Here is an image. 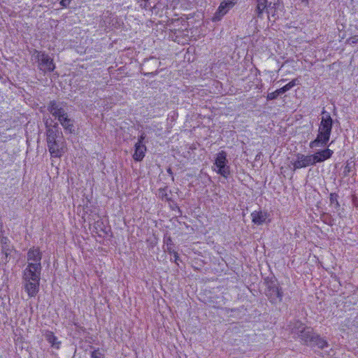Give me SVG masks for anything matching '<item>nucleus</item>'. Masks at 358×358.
I'll list each match as a JSON object with an SVG mask.
<instances>
[{
	"mask_svg": "<svg viewBox=\"0 0 358 358\" xmlns=\"http://www.w3.org/2000/svg\"><path fill=\"white\" fill-rule=\"evenodd\" d=\"M212 170L224 178L229 176L231 167L225 151L221 150L215 155Z\"/></svg>",
	"mask_w": 358,
	"mask_h": 358,
	"instance_id": "5",
	"label": "nucleus"
},
{
	"mask_svg": "<svg viewBox=\"0 0 358 358\" xmlns=\"http://www.w3.org/2000/svg\"><path fill=\"white\" fill-rule=\"evenodd\" d=\"M277 91H278L279 96L286 92L285 89L283 88V87L280 89H278Z\"/></svg>",
	"mask_w": 358,
	"mask_h": 358,
	"instance_id": "29",
	"label": "nucleus"
},
{
	"mask_svg": "<svg viewBox=\"0 0 358 358\" xmlns=\"http://www.w3.org/2000/svg\"><path fill=\"white\" fill-rule=\"evenodd\" d=\"M48 150L52 157L60 158L66 152V144L64 141H57L48 144Z\"/></svg>",
	"mask_w": 358,
	"mask_h": 358,
	"instance_id": "11",
	"label": "nucleus"
},
{
	"mask_svg": "<svg viewBox=\"0 0 358 358\" xmlns=\"http://www.w3.org/2000/svg\"><path fill=\"white\" fill-rule=\"evenodd\" d=\"M338 195L336 193H331L329 196L330 204L334 208L338 209L340 207V203L338 202Z\"/></svg>",
	"mask_w": 358,
	"mask_h": 358,
	"instance_id": "19",
	"label": "nucleus"
},
{
	"mask_svg": "<svg viewBox=\"0 0 358 358\" xmlns=\"http://www.w3.org/2000/svg\"><path fill=\"white\" fill-rule=\"evenodd\" d=\"M166 190H167V188L165 187V188H163V189H159V196H162V198L164 197H166L167 194H166Z\"/></svg>",
	"mask_w": 358,
	"mask_h": 358,
	"instance_id": "26",
	"label": "nucleus"
},
{
	"mask_svg": "<svg viewBox=\"0 0 358 358\" xmlns=\"http://www.w3.org/2000/svg\"><path fill=\"white\" fill-rule=\"evenodd\" d=\"M41 272L23 271L24 288L29 297H34L39 291Z\"/></svg>",
	"mask_w": 358,
	"mask_h": 358,
	"instance_id": "4",
	"label": "nucleus"
},
{
	"mask_svg": "<svg viewBox=\"0 0 358 358\" xmlns=\"http://www.w3.org/2000/svg\"><path fill=\"white\" fill-rule=\"evenodd\" d=\"M92 358H104V355L100 351L99 349L94 350L91 353Z\"/></svg>",
	"mask_w": 358,
	"mask_h": 358,
	"instance_id": "22",
	"label": "nucleus"
},
{
	"mask_svg": "<svg viewBox=\"0 0 358 358\" xmlns=\"http://www.w3.org/2000/svg\"><path fill=\"white\" fill-rule=\"evenodd\" d=\"M332 129V119L330 115L326 111L322 112V120L318 129V134L316 138L310 143V148H313L318 146H325L329 141Z\"/></svg>",
	"mask_w": 358,
	"mask_h": 358,
	"instance_id": "2",
	"label": "nucleus"
},
{
	"mask_svg": "<svg viewBox=\"0 0 358 358\" xmlns=\"http://www.w3.org/2000/svg\"><path fill=\"white\" fill-rule=\"evenodd\" d=\"M334 154V151L326 148L324 150H320L318 152H315L312 155L313 161L314 162V165L317 163H321L327 159H330Z\"/></svg>",
	"mask_w": 358,
	"mask_h": 358,
	"instance_id": "12",
	"label": "nucleus"
},
{
	"mask_svg": "<svg viewBox=\"0 0 358 358\" xmlns=\"http://www.w3.org/2000/svg\"><path fill=\"white\" fill-rule=\"evenodd\" d=\"M302 2H306L307 3L308 2V0H301Z\"/></svg>",
	"mask_w": 358,
	"mask_h": 358,
	"instance_id": "32",
	"label": "nucleus"
},
{
	"mask_svg": "<svg viewBox=\"0 0 358 358\" xmlns=\"http://www.w3.org/2000/svg\"><path fill=\"white\" fill-rule=\"evenodd\" d=\"M145 138V134L144 133H142L138 138V141L136 143H140V144H145L144 140Z\"/></svg>",
	"mask_w": 358,
	"mask_h": 358,
	"instance_id": "25",
	"label": "nucleus"
},
{
	"mask_svg": "<svg viewBox=\"0 0 358 358\" xmlns=\"http://www.w3.org/2000/svg\"><path fill=\"white\" fill-rule=\"evenodd\" d=\"M7 241H8V238L6 237H2L1 238V243L2 244H6L7 243Z\"/></svg>",
	"mask_w": 358,
	"mask_h": 358,
	"instance_id": "30",
	"label": "nucleus"
},
{
	"mask_svg": "<svg viewBox=\"0 0 358 358\" xmlns=\"http://www.w3.org/2000/svg\"><path fill=\"white\" fill-rule=\"evenodd\" d=\"M269 213L266 211L255 210L251 213L252 222L257 225H261L266 222Z\"/></svg>",
	"mask_w": 358,
	"mask_h": 358,
	"instance_id": "15",
	"label": "nucleus"
},
{
	"mask_svg": "<svg viewBox=\"0 0 358 358\" xmlns=\"http://www.w3.org/2000/svg\"><path fill=\"white\" fill-rule=\"evenodd\" d=\"M354 164L352 162H347L344 167L343 173L344 176H347L350 175V173L352 171Z\"/></svg>",
	"mask_w": 358,
	"mask_h": 358,
	"instance_id": "20",
	"label": "nucleus"
},
{
	"mask_svg": "<svg viewBox=\"0 0 358 358\" xmlns=\"http://www.w3.org/2000/svg\"><path fill=\"white\" fill-rule=\"evenodd\" d=\"M347 42L349 44H355V43H357L358 42V36L355 35V36H353L349 38L347 40Z\"/></svg>",
	"mask_w": 358,
	"mask_h": 358,
	"instance_id": "24",
	"label": "nucleus"
},
{
	"mask_svg": "<svg viewBox=\"0 0 358 358\" xmlns=\"http://www.w3.org/2000/svg\"><path fill=\"white\" fill-rule=\"evenodd\" d=\"M279 96L277 90L273 92H270L267 94L266 99L268 100L275 99Z\"/></svg>",
	"mask_w": 358,
	"mask_h": 358,
	"instance_id": "23",
	"label": "nucleus"
},
{
	"mask_svg": "<svg viewBox=\"0 0 358 358\" xmlns=\"http://www.w3.org/2000/svg\"><path fill=\"white\" fill-rule=\"evenodd\" d=\"M290 164L292 169L296 171L297 169H304L314 165V162L312 159L311 155H305L301 152H297L294 155Z\"/></svg>",
	"mask_w": 358,
	"mask_h": 358,
	"instance_id": "9",
	"label": "nucleus"
},
{
	"mask_svg": "<svg viewBox=\"0 0 358 358\" xmlns=\"http://www.w3.org/2000/svg\"><path fill=\"white\" fill-rule=\"evenodd\" d=\"M235 4L236 0H224L222 1L211 20L214 22L220 21Z\"/></svg>",
	"mask_w": 358,
	"mask_h": 358,
	"instance_id": "10",
	"label": "nucleus"
},
{
	"mask_svg": "<svg viewBox=\"0 0 358 358\" xmlns=\"http://www.w3.org/2000/svg\"><path fill=\"white\" fill-rule=\"evenodd\" d=\"M164 250L167 252L169 254L172 255V252L176 251L173 249V243L170 236H166L164 238Z\"/></svg>",
	"mask_w": 358,
	"mask_h": 358,
	"instance_id": "18",
	"label": "nucleus"
},
{
	"mask_svg": "<svg viewBox=\"0 0 358 358\" xmlns=\"http://www.w3.org/2000/svg\"><path fill=\"white\" fill-rule=\"evenodd\" d=\"M167 172L169 173V174H172V171H171V169L169 168L167 169Z\"/></svg>",
	"mask_w": 358,
	"mask_h": 358,
	"instance_id": "31",
	"label": "nucleus"
},
{
	"mask_svg": "<svg viewBox=\"0 0 358 358\" xmlns=\"http://www.w3.org/2000/svg\"><path fill=\"white\" fill-rule=\"evenodd\" d=\"M31 57L38 63V66L43 71L51 72L54 71L55 66L53 59L45 52L34 50L32 52Z\"/></svg>",
	"mask_w": 358,
	"mask_h": 358,
	"instance_id": "8",
	"label": "nucleus"
},
{
	"mask_svg": "<svg viewBox=\"0 0 358 358\" xmlns=\"http://www.w3.org/2000/svg\"><path fill=\"white\" fill-rule=\"evenodd\" d=\"M267 294L271 302L273 303L282 301V292L279 287L276 285H273L269 287Z\"/></svg>",
	"mask_w": 358,
	"mask_h": 358,
	"instance_id": "14",
	"label": "nucleus"
},
{
	"mask_svg": "<svg viewBox=\"0 0 358 358\" xmlns=\"http://www.w3.org/2000/svg\"><path fill=\"white\" fill-rule=\"evenodd\" d=\"M41 259L42 253L37 247H32L29 249L27 255V265L24 271H32L35 272H41Z\"/></svg>",
	"mask_w": 358,
	"mask_h": 358,
	"instance_id": "7",
	"label": "nucleus"
},
{
	"mask_svg": "<svg viewBox=\"0 0 358 358\" xmlns=\"http://www.w3.org/2000/svg\"><path fill=\"white\" fill-rule=\"evenodd\" d=\"M60 133L56 127L48 128L47 129V143H54V142L59 141Z\"/></svg>",
	"mask_w": 358,
	"mask_h": 358,
	"instance_id": "17",
	"label": "nucleus"
},
{
	"mask_svg": "<svg viewBox=\"0 0 358 358\" xmlns=\"http://www.w3.org/2000/svg\"><path fill=\"white\" fill-rule=\"evenodd\" d=\"M147 148L145 144L135 143L133 159L136 162H141L145 155Z\"/></svg>",
	"mask_w": 358,
	"mask_h": 358,
	"instance_id": "16",
	"label": "nucleus"
},
{
	"mask_svg": "<svg viewBox=\"0 0 358 358\" xmlns=\"http://www.w3.org/2000/svg\"><path fill=\"white\" fill-rule=\"evenodd\" d=\"M48 111L60 122L64 129L72 133L74 131L73 121L69 118L65 110V105L62 102L52 101L48 106Z\"/></svg>",
	"mask_w": 358,
	"mask_h": 358,
	"instance_id": "3",
	"label": "nucleus"
},
{
	"mask_svg": "<svg viewBox=\"0 0 358 358\" xmlns=\"http://www.w3.org/2000/svg\"><path fill=\"white\" fill-rule=\"evenodd\" d=\"M172 255H173V258H174V262L175 263L178 265V260H179V255L178 254V252L176 251H174L173 252H172Z\"/></svg>",
	"mask_w": 358,
	"mask_h": 358,
	"instance_id": "28",
	"label": "nucleus"
},
{
	"mask_svg": "<svg viewBox=\"0 0 358 358\" xmlns=\"http://www.w3.org/2000/svg\"><path fill=\"white\" fill-rule=\"evenodd\" d=\"M297 84H298V79H293L289 83H287V85L283 86V88L285 89V92H287Z\"/></svg>",
	"mask_w": 358,
	"mask_h": 358,
	"instance_id": "21",
	"label": "nucleus"
},
{
	"mask_svg": "<svg viewBox=\"0 0 358 358\" xmlns=\"http://www.w3.org/2000/svg\"><path fill=\"white\" fill-rule=\"evenodd\" d=\"M289 329L293 337L300 338L306 345L317 346L320 349H323L328 345L327 341L315 334L310 327H305L299 321L290 324Z\"/></svg>",
	"mask_w": 358,
	"mask_h": 358,
	"instance_id": "1",
	"label": "nucleus"
},
{
	"mask_svg": "<svg viewBox=\"0 0 358 358\" xmlns=\"http://www.w3.org/2000/svg\"><path fill=\"white\" fill-rule=\"evenodd\" d=\"M282 6L279 2L273 3L270 2L268 4V0H257L256 12L259 17L266 10L268 17L270 19L272 17L275 20L279 17V13L282 12Z\"/></svg>",
	"mask_w": 358,
	"mask_h": 358,
	"instance_id": "6",
	"label": "nucleus"
},
{
	"mask_svg": "<svg viewBox=\"0 0 358 358\" xmlns=\"http://www.w3.org/2000/svg\"><path fill=\"white\" fill-rule=\"evenodd\" d=\"M71 1V0H61L60 4L63 7H67L70 4Z\"/></svg>",
	"mask_w": 358,
	"mask_h": 358,
	"instance_id": "27",
	"label": "nucleus"
},
{
	"mask_svg": "<svg viewBox=\"0 0 358 358\" xmlns=\"http://www.w3.org/2000/svg\"><path fill=\"white\" fill-rule=\"evenodd\" d=\"M42 335L45 337V340L50 345L51 348L55 350H59L61 348L62 342L59 340L58 337L50 330H43Z\"/></svg>",
	"mask_w": 358,
	"mask_h": 358,
	"instance_id": "13",
	"label": "nucleus"
}]
</instances>
